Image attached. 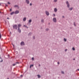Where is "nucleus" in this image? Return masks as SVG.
<instances>
[{"instance_id": "nucleus-25", "label": "nucleus", "mask_w": 79, "mask_h": 79, "mask_svg": "<svg viewBox=\"0 0 79 79\" xmlns=\"http://www.w3.org/2000/svg\"><path fill=\"white\" fill-rule=\"evenodd\" d=\"M74 25L75 26H76V23L75 22L74 23Z\"/></svg>"}, {"instance_id": "nucleus-9", "label": "nucleus", "mask_w": 79, "mask_h": 79, "mask_svg": "<svg viewBox=\"0 0 79 79\" xmlns=\"http://www.w3.org/2000/svg\"><path fill=\"white\" fill-rule=\"evenodd\" d=\"M54 11L55 12H56V11H57V9H56V8L54 9Z\"/></svg>"}, {"instance_id": "nucleus-48", "label": "nucleus", "mask_w": 79, "mask_h": 79, "mask_svg": "<svg viewBox=\"0 0 79 79\" xmlns=\"http://www.w3.org/2000/svg\"><path fill=\"white\" fill-rule=\"evenodd\" d=\"M63 18H64V16H63Z\"/></svg>"}, {"instance_id": "nucleus-49", "label": "nucleus", "mask_w": 79, "mask_h": 79, "mask_svg": "<svg viewBox=\"0 0 79 79\" xmlns=\"http://www.w3.org/2000/svg\"><path fill=\"white\" fill-rule=\"evenodd\" d=\"M0 5H1V4L0 3Z\"/></svg>"}, {"instance_id": "nucleus-19", "label": "nucleus", "mask_w": 79, "mask_h": 79, "mask_svg": "<svg viewBox=\"0 0 79 79\" xmlns=\"http://www.w3.org/2000/svg\"><path fill=\"white\" fill-rule=\"evenodd\" d=\"M72 49L73 50H75V48H73Z\"/></svg>"}, {"instance_id": "nucleus-34", "label": "nucleus", "mask_w": 79, "mask_h": 79, "mask_svg": "<svg viewBox=\"0 0 79 79\" xmlns=\"http://www.w3.org/2000/svg\"><path fill=\"white\" fill-rule=\"evenodd\" d=\"M8 4H10V2H8Z\"/></svg>"}, {"instance_id": "nucleus-37", "label": "nucleus", "mask_w": 79, "mask_h": 79, "mask_svg": "<svg viewBox=\"0 0 79 79\" xmlns=\"http://www.w3.org/2000/svg\"><path fill=\"white\" fill-rule=\"evenodd\" d=\"M6 6H8V5H6Z\"/></svg>"}, {"instance_id": "nucleus-29", "label": "nucleus", "mask_w": 79, "mask_h": 79, "mask_svg": "<svg viewBox=\"0 0 79 79\" xmlns=\"http://www.w3.org/2000/svg\"><path fill=\"white\" fill-rule=\"evenodd\" d=\"M16 64H13V66H15V65H16Z\"/></svg>"}, {"instance_id": "nucleus-33", "label": "nucleus", "mask_w": 79, "mask_h": 79, "mask_svg": "<svg viewBox=\"0 0 79 79\" xmlns=\"http://www.w3.org/2000/svg\"><path fill=\"white\" fill-rule=\"evenodd\" d=\"M20 76L21 77H23V75H21V76Z\"/></svg>"}, {"instance_id": "nucleus-41", "label": "nucleus", "mask_w": 79, "mask_h": 79, "mask_svg": "<svg viewBox=\"0 0 79 79\" xmlns=\"http://www.w3.org/2000/svg\"><path fill=\"white\" fill-rule=\"evenodd\" d=\"M3 61V60H2L1 61V62H2Z\"/></svg>"}, {"instance_id": "nucleus-3", "label": "nucleus", "mask_w": 79, "mask_h": 79, "mask_svg": "<svg viewBox=\"0 0 79 79\" xmlns=\"http://www.w3.org/2000/svg\"><path fill=\"white\" fill-rule=\"evenodd\" d=\"M56 18H54L53 19V21H54V22L55 23H56Z\"/></svg>"}, {"instance_id": "nucleus-30", "label": "nucleus", "mask_w": 79, "mask_h": 79, "mask_svg": "<svg viewBox=\"0 0 79 79\" xmlns=\"http://www.w3.org/2000/svg\"><path fill=\"white\" fill-rule=\"evenodd\" d=\"M12 10L11 9H10V11H11V10Z\"/></svg>"}, {"instance_id": "nucleus-35", "label": "nucleus", "mask_w": 79, "mask_h": 79, "mask_svg": "<svg viewBox=\"0 0 79 79\" xmlns=\"http://www.w3.org/2000/svg\"><path fill=\"white\" fill-rule=\"evenodd\" d=\"M46 30L47 31H48V29H46Z\"/></svg>"}, {"instance_id": "nucleus-31", "label": "nucleus", "mask_w": 79, "mask_h": 79, "mask_svg": "<svg viewBox=\"0 0 79 79\" xmlns=\"http://www.w3.org/2000/svg\"><path fill=\"white\" fill-rule=\"evenodd\" d=\"M66 51H67V49L65 50V52H66Z\"/></svg>"}, {"instance_id": "nucleus-26", "label": "nucleus", "mask_w": 79, "mask_h": 79, "mask_svg": "<svg viewBox=\"0 0 79 79\" xmlns=\"http://www.w3.org/2000/svg\"><path fill=\"white\" fill-rule=\"evenodd\" d=\"M34 57H32V60H34Z\"/></svg>"}, {"instance_id": "nucleus-1", "label": "nucleus", "mask_w": 79, "mask_h": 79, "mask_svg": "<svg viewBox=\"0 0 79 79\" xmlns=\"http://www.w3.org/2000/svg\"><path fill=\"white\" fill-rule=\"evenodd\" d=\"M13 27L14 29H17V25H15L13 26Z\"/></svg>"}, {"instance_id": "nucleus-38", "label": "nucleus", "mask_w": 79, "mask_h": 79, "mask_svg": "<svg viewBox=\"0 0 79 79\" xmlns=\"http://www.w3.org/2000/svg\"><path fill=\"white\" fill-rule=\"evenodd\" d=\"M33 38L34 39H35V37L34 36L33 37Z\"/></svg>"}, {"instance_id": "nucleus-47", "label": "nucleus", "mask_w": 79, "mask_h": 79, "mask_svg": "<svg viewBox=\"0 0 79 79\" xmlns=\"http://www.w3.org/2000/svg\"><path fill=\"white\" fill-rule=\"evenodd\" d=\"M73 60H75V59H73Z\"/></svg>"}, {"instance_id": "nucleus-7", "label": "nucleus", "mask_w": 79, "mask_h": 79, "mask_svg": "<svg viewBox=\"0 0 79 79\" xmlns=\"http://www.w3.org/2000/svg\"><path fill=\"white\" fill-rule=\"evenodd\" d=\"M21 26V24H19L18 25V29H19V27Z\"/></svg>"}, {"instance_id": "nucleus-36", "label": "nucleus", "mask_w": 79, "mask_h": 79, "mask_svg": "<svg viewBox=\"0 0 79 79\" xmlns=\"http://www.w3.org/2000/svg\"><path fill=\"white\" fill-rule=\"evenodd\" d=\"M12 45H13L14 47H15V45H14L13 44H12Z\"/></svg>"}, {"instance_id": "nucleus-44", "label": "nucleus", "mask_w": 79, "mask_h": 79, "mask_svg": "<svg viewBox=\"0 0 79 79\" xmlns=\"http://www.w3.org/2000/svg\"><path fill=\"white\" fill-rule=\"evenodd\" d=\"M10 34H11V32H10Z\"/></svg>"}, {"instance_id": "nucleus-27", "label": "nucleus", "mask_w": 79, "mask_h": 79, "mask_svg": "<svg viewBox=\"0 0 79 79\" xmlns=\"http://www.w3.org/2000/svg\"><path fill=\"white\" fill-rule=\"evenodd\" d=\"M61 73H62V74H64V72L62 71L61 72Z\"/></svg>"}, {"instance_id": "nucleus-50", "label": "nucleus", "mask_w": 79, "mask_h": 79, "mask_svg": "<svg viewBox=\"0 0 79 79\" xmlns=\"http://www.w3.org/2000/svg\"><path fill=\"white\" fill-rule=\"evenodd\" d=\"M7 79H9V78H8Z\"/></svg>"}, {"instance_id": "nucleus-39", "label": "nucleus", "mask_w": 79, "mask_h": 79, "mask_svg": "<svg viewBox=\"0 0 79 79\" xmlns=\"http://www.w3.org/2000/svg\"><path fill=\"white\" fill-rule=\"evenodd\" d=\"M7 19H10L9 18H7Z\"/></svg>"}, {"instance_id": "nucleus-43", "label": "nucleus", "mask_w": 79, "mask_h": 79, "mask_svg": "<svg viewBox=\"0 0 79 79\" xmlns=\"http://www.w3.org/2000/svg\"><path fill=\"white\" fill-rule=\"evenodd\" d=\"M40 64H39V66H40Z\"/></svg>"}, {"instance_id": "nucleus-17", "label": "nucleus", "mask_w": 79, "mask_h": 79, "mask_svg": "<svg viewBox=\"0 0 79 79\" xmlns=\"http://www.w3.org/2000/svg\"><path fill=\"white\" fill-rule=\"evenodd\" d=\"M24 27H26L27 28H28V27H27V26H26L25 25H24Z\"/></svg>"}, {"instance_id": "nucleus-46", "label": "nucleus", "mask_w": 79, "mask_h": 79, "mask_svg": "<svg viewBox=\"0 0 79 79\" xmlns=\"http://www.w3.org/2000/svg\"><path fill=\"white\" fill-rule=\"evenodd\" d=\"M29 35H30V33H29V34H28Z\"/></svg>"}, {"instance_id": "nucleus-42", "label": "nucleus", "mask_w": 79, "mask_h": 79, "mask_svg": "<svg viewBox=\"0 0 79 79\" xmlns=\"http://www.w3.org/2000/svg\"><path fill=\"white\" fill-rule=\"evenodd\" d=\"M16 63H18V64H19V62H16Z\"/></svg>"}, {"instance_id": "nucleus-23", "label": "nucleus", "mask_w": 79, "mask_h": 79, "mask_svg": "<svg viewBox=\"0 0 79 79\" xmlns=\"http://www.w3.org/2000/svg\"><path fill=\"white\" fill-rule=\"evenodd\" d=\"M54 2H56L57 0H54Z\"/></svg>"}, {"instance_id": "nucleus-20", "label": "nucleus", "mask_w": 79, "mask_h": 79, "mask_svg": "<svg viewBox=\"0 0 79 79\" xmlns=\"http://www.w3.org/2000/svg\"><path fill=\"white\" fill-rule=\"evenodd\" d=\"M66 39H65V38H64V41L65 42H66Z\"/></svg>"}, {"instance_id": "nucleus-28", "label": "nucleus", "mask_w": 79, "mask_h": 79, "mask_svg": "<svg viewBox=\"0 0 79 79\" xmlns=\"http://www.w3.org/2000/svg\"><path fill=\"white\" fill-rule=\"evenodd\" d=\"M53 16H55V14H53Z\"/></svg>"}, {"instance_id": "nucleus-16", "label": "nucleus", "mask_w": 79, "mask_h": 79, "mask_svg": "<svg viewBox=\"0 0 79 79\" xmlns=\"http://www.w3.org/2000/svg\"><path fill=\"white\" fill-rule=\"evenodd\" d=\"M15 7H18V8H19V7H18V5H15Z\"/></svg>"}, {"instance_id": "nucleus-8", "label": "nucleus", "mask_w": 79, "mask_h": 79, "mask_svg": "<svg viewBox=\"0 0 79 79\" xmlns=\"http://www.w3.org/2000/svg\"><path fill=\"white\" fill-rule=\"evenodd\" d=\"M18 31L19 32H21V30H20L19 28H18Z\"/></svg>"}, {"instance_id": "nucleus-6", "label": "nucleus", "mask_w": 79, "mask_h": 79, "mask_svg": "<svg viewBox=\"0 0 79 79\" xmlns=\"http://www.w3.org/2000/svg\"><path fill=\"white\" fill-rule=\"evenodd\" d=\"M26 2L27 4H29V0H26Z\"/></svg>"}, {"instance_id": "nucleus-22", "label": "nucleus", "mask_w": 79, "mask_h": 79, "mask_svg": "<svg viewBox=\"0 0 79 79\" xmlns=\"http://www.w3.org/2000/svg\"><path fill=\"white\" fill-rule=\"evenodd\" d=\"M67 6L68 7H69V4H67Z\"/></svg>"}, {"instance_id": "nucleus-32", "label": "nucleus", "mask_w": 79, "mask_h": 79, "mask_svg": "<svg viewBox=\"0 0 79 79\" xmlns=\"http://www.w3.org/2000/svg\"><path fill=\"white\" fill-rule=\"evenodd\" d=\"M30 6H31V5H32V3H31L30 4Z\"/></svg>"}, {"instance_id": "nucleus-4", "label": "nucleus", "mask_w": 79, "mask_h": 79, "mask_svg": "<svg viewBox=\"0 0 79 79\" xmlns=\"http://www.w3.org/2000/svg\"><path fill=\"white\" fill-rule=\"evenodd\" d=\"M46 14L47 16H48V15H49V13H48L47 11H46Z\"/></svg>"}, {"instance_id": "nucleus-21", "label": "nucleus", "mask_w": 79, "mask_h": 79, "mask_svg": "<svg viewBox=\"0 0 79 79\" xmlns=\"http://www.w3.org/2000/svg\"><path fill=\"white\" fill-rule=\"evenodd\" d=\"M44 19H42L41 20V22H42V23H44Z\"/></svg>"}, {"instance_id": "nucleus-2", "label": "nucleus", "mask_w": 79, "mask_h": 79, "mask_svg": "<svg viewBox=\"0 0 79 79\" xmlns=\"http://www.w3.org/2000/svg\"><path fill=\"white\" fill-rule=\"evenodd\" d=\"M19 13V10H17L15 11V14H18Z\"/></svg>"}, {"instance_id": "nucleus-11", "label": "nucleus", "mask_w": 79, "mask_h": 79, "mask_svg": "<svg viewBox=\"0 0 79 79\" xmlns=\"http://www.w3.org/2000/svg\"><path fill=\"white\" fill-rule=\"evenodd\" d=\"M73 7H72V8H69V10H70V11H71V10H73Z\"/></svg>"}, {"instance_id": "nucleus-15", "label": "nucleus", "mask_w": 79, "mask_h": 79, "mask_svg": "<svg viewBox=\"0 0 79 79\" xmlns=\"http://www.w3.org/2000/svg\"><path fill=\"white\" fill-rule=\"evenodd\" d=\"M34 66V65L32 64V65H30V68H31V67H32V66Z\"/></svg>"}, {"instance_id": "nucleus-18", "label": "nucleus", "mask_w": 79, "mask_h": 79, "mask_svg": "<svg viewBox=\"0 0 79 79\" xmlns=\"http://www.w3.org/2000/svg\"><path fill=\"white\" fill-rule=\"evenodd\" d=\"M2 38V35H1V33H0V39Z\"/></svg>"}, {"instance_id": "nucleus-24", "label": "nucleus", "mask_w": 79, "mask_h": 79, "mask_svg": "<svg viewBox=\"0 0 79 79\" xmlns=\"http://www.w3.org/2000/svg\"><path fill=\"white\" fill-rule=\"evenodd\" d=\"M66 3H67V4H69V3H68V1H67L66 2Z\"/></svg>"}, {"instance_id": "nucleus-14", "label": "nucleus", "mask_w": 79, "mask_h": 79, "mask_svg": "<svg viewBox=\"0 0 79 79\" xmlns=\"http://www.w3.org/2000/svg\"><path fill=\"white\" fill-rule=\"evenodd\" d=\"M37 76L38 77V78H40V75H37Z\"/></svg>"}, {"instance_id": "nucleus-40", "label": "nucleus", "mask_w": 79, "mask_h": 79, "mask_svg": "<svg viewBox=\"0 0 79 79\" xmlns=\"http://www.w3.org/2000/svg\"><path fill=\"white\" fill-rule=\"evenodd\" d=\"M57 63H58V64H60V62H58Z\"/></svg>"}, {"instance_id": "nucleus-5", "label": "nucleus", "mask_w": 79, "mask_h": 79, "mask_svg": "<svg viewBox=\"0 0 79 79\" xmlns=\"http://www.w3.org/2000/svg\"><path fill=\"white\" fill-rule=\"evenodd\" d=\"M21 45H24V43L23 42H22L21 43Z\"/></svg>"}, {"instance_id": "nucleus-10", "label": "nucleus", "mask_w": 79, "mask_h": 79, "mask_svg": "<svg viewBox=\"0 0 79 79\" xmlns=\"http://www.w3.org/2000/svg\"><path fill=\"white\" fill-rule=\"evenodd\" d=\"M14 13H15V12H12L10 13L11 15H12L14 14Z\"/></svg>"}, {"instance_id": "nucleus-45", "label": "nucleus", "mask_w": 79, "mask_h": 79, "mask_svg": "<svg viewBox=\"0 0 79 79\" xmlns=\"http://www.w3.org/2000/svg\"><path fill=\"white\" fill-rule=\"evenodd\" d=\"M77 70H78V71H79V69H77Z\"/></svg>"}, {"instance_id": "nucleus-13", "label": "nucleus", "mask_w": 79, "mask_h": 79, "mask_svg": "<svg viewBox=\"0 0 79 79\" xmlns=\"http://www.w3.org/2000/svg\"><path fill=\"white\" fill-rule=\"evenodd\" d=\"M31 22H32V20L31 19L29 20V23H31Z\"/></svg>"}, {"instance_id": "nucleus-12", "label": "nucleus", "mask_w": 79, "mask_h": 79, "mask_svg": "<svg viewBox=\"0 0 79 79\" xmlns=\"http://www.w3.org/2000/svg\"><path fill=\"white\" fill-rule=\"evenodd\" d=\"M26 18H24L23 19V21H26Z\"/></svg>"}]
</instances>
